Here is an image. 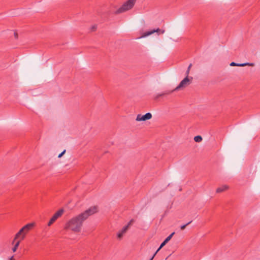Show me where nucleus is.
<instances>
[{
    "label": "nucleus",
    "mask_w": 260,
    "mask_h": 260,
    "mask_svg": "<svg viewBox=\"0 0 260 260\" xmlns=\"http://www.w3.org/2000/svg\"><path fill=\"white\" fill-rule=\"evenodd\" d=\"M98 211L97 206H94L90 207L84 212L74 216L68 220L64 224V229L75 233L80 232L82 230L83 222L89 216L93 215Z\"/></svg>",
    "instance_id": "f257e3e1"
},
{
    "label": "nucleus",
    "mask_w": 260,
    "mask_h": 260,
    "mask_svg": "<svg viewBox=\"0 0 260 260\" xmlns=\"http://www.w3.org/2000/svg\"><path fill=\"white\" fill-rule=\"evenodd\" d=\"M35 225L34 222H31L23 226L15 235L13 243H14L17 239L24 240L29 231L33 228Z\"/></svg>",
    "instance_id": "f03ea898"
},
{
    "label": "nucleus",
    "mask_w": 260,
    "mask_h": 260,
    "mask_svg": "<svg viewBox=\"0 0 260 260\" xmlns=\"http://www.w3.org/2000/svg\"><path fill=\"white\" fill-rule=\"evenodd\" d=\"M136 0H127L116 11V14L124 13L132 9L134 6Z\"/></svg>",
    "instance_id": "7ed1b4c3"
},
{
    "label": "nucleus",
    "mask_w": 260,
    "mask_h": 260,
    "mask_svg": "<svg viewBox=\"0 0 260 260\" xmlns=\"http://www.w3.org/2000/svg\"><path fill=\"white\" fill-rule=\"evenodd\" d=\"M134 222V219H131L129 222L128 223V224L125 225V226H124L121 230H120L118 233H117V238H119V239H121L123 237V236L125 234V233L126 232V231H127L128 228L129 226H131L133 223V222Z\"/></svg>",
    "instance_id": "20e7f679"
},
{
    "label": "nucleus",
    "mask_w": 260,
    "mask_h": 260,
    "mask_svg": "<svg viewBox=\"0 0 260 260\" xmlns=\"http://www.w3.org/2000/svg\"><path fill=\"white\" fill-rule=\"evenodd\" d=\"M152 118V114L150 113H147L145 115L138 114L136 118V121H146Z\"/></svg>",
    "instance_id": "39448f33"
},
{
    "label": "nucleus",
    "mask_w": 260,
    "mask_h": 260,
    "mask_svg": "<svg viewBox=\"0 0 260 260\" xmlns=\"http://www.w3.org/2000/svg\"><path fill=\"white\" fill-rule=\"evenodd\" d=\"M193 79L192 77H186L184 79H183L181 82H180V88L181 87H185L187 85H189Z\"/></svg>",
    "instance_id": "423d86ee"
},
{
    "label": "nucleus",
    "mask_w": 260,
    "mask_h": 260,
    "mask_svg": "<svg viewBox=\"0 0 260 260\" xmlns=\"http://www.w3.org/2000/svg\"><path fill=\"white\" fill-rule=\"evenodd\" d=\"M175 233L173 232L171 234H170L165 240L164 241L160 244L159 247L158 249L156 250L155 253L154 254L153 256L151 257L150 260H152L155 254L157 253V252L162 247H164L172 238L173 236L174 235Z\"/></svg>",
    "instance_id": "0eeeda50"
},
{
    "label": "nucleus",
    "mask_w": 260,
    "mask_h": 260,
    "mask_svg": "<svg viewBox=\"0 0 260 260\" xmlns=\"http://www.w3.org/2000/svg\"><path fill=\"white\" fill-rule=\"evenodd\" d=\"M230 66H232V67H233V66L245 67L246 66L253 67L254 66V63H249V62L243 63H236L235 62H232L230 63Z\"/></svg>",
    "instance_id": "6e6552de"
},
{
    "label": "nucleus",
    "mask_w": 260,
    "mask_h": 260,
    "mask_svg": "<svg viewBox=\"0 0 260 260\" xmlns=\"http://www.w3.org/2000/svg\"><path fill=\"white\" fill-rule=\"evenodd\" d=\"M160 31V29L159 28H157L156 29H153L152 30L145 32L142 34V35L141 36V37H140V38L146 37L148 36H150V35L153 34V33H154L155 32H158Z\"/></svg>",
    "instance_id": "1a4fd4ad"
},
{
    "label": "nucleus",
    "mask_w": 260,
    "mask_h": 260,
    "mask_svg": "<svg viewBox=\"0 0 260 260\" xmlns=\"http://www.w3.org/2000/svg\"><path fill=\"white\" fill-rule=\"evenodd\" d=\"M64 209H60L58 211H57L55 214L53 215L54 216H55L57 219L61 217L63 213H64Z\"/></svg>",
    "instance_id": "9d476101"
},
{
    "label": "nucleus",
    "mask_w": 260,
    "mask_h": 260,
    "mask_svg": "<svg viewBox=\"0 0 260 260\" xmlns=\"http://www.w3.org/2000/svg\"><path fill=\"white\" fill-rule=\"evenodd\" d=\"M174 90H172V91H165V92H164L161 93H159V94H156L155 97H154V99L155 100H157L158 99V98L160 96H164L165 95H166V94H169L170 93H171V92H172Z\"/></svg>",
    "instance_id": "9b49d317"
},
{
    "label": "nucleus",
    "mask_w": 260,
    "mask_h": 260,
    "mask_svg": "<svg viewBox=\"0 0 260 260\" xmlns=\"http://www.w3.org/2000/svg\"><path fill=\"white\" fill-rule=\"evenodd\" d=\"M228 188V186H226V185H224V186H222L221 187H218L217 189H216V192L217 193H220V192H222L224 191H225V190H226Z\"/></svg>",
    "instance_id": "f8f14e48"
},
{
    "label": "nucleus",
    "mask_w": 260,
    "mask_h": 260,
    "mask_svg": "<svg viewBox=\"0 0 260 260\" xmlns=\"http://www.w3.org/2000/svg\"><path fill=\"white\" fill-rule=\"evenodd\" d=\"M16 241V242L15 244V245L12 248V249L13 252H15L17 250L21 240H20L19 239H17Z\"/></svg>",
    "instance_id": "ddd939ff"
},
{
    "label": "nucleus",
    "mask_w": 260,
    "mask_h": 260,
    "mask_svg": "<svg viewBox=\"0 0 260 260\" xmlns=\"http://www.w3.org/2000/svg\"><path fill=\"white\" fill-rule=\"evenodd\" d=\"M57 219V218L55 216H54V215H53L52 217L50 219L49 221L48 222V225L50 226Z\"/></svg>",
    "instance_id": "4468645a"
},
{
    "label": "nucleus",
    "mask_w": 260,
    "mask_h": 260,
    "mask_svg": "<svg viewBox=\"0 0 260 260\" xmlns=\"http://www.w3.org/2000/svg\"><path fill=\"white\" fill-rule=\"evenodd\" d=\"M203 139L201 136H197L194 137V140L196 142H200L202 141Z\"/></svg>",
    "instance_id": "2eb2a0df"
},
{
    "label": "nucleus",
    "mask_w": 260,
    "mask_h": 260,
    "mask_svg": "<svg viewBox=\"0 0 260 260\" xmlns=\"http://www.w3.org/2000/svg\"><path fill=\"white\" fill-rule=\"evenodd\" d=\"M191 67V64H190L189 65V66L188 67L187 70L185 73L186 77H188V75L189 74L190 69Z\"/></svg>",
    "instance_id": "dca6fc26"
},
{
    "label": "nucleus",
    "mask_w": 260,
    "mask_h": 260,
    "mask_svg": "<svg viewBox=\"0 0 260 260\" xmlns=\"http://www.w3.org/2000/svg\"><path fill=\"white\" fill-rule=\"evenodd\" d=\"M191 222H192V221H190L189 222H187V223H186V224H183V225H181V226H180V229H181V230H183L185 229V228H186V226L187 225L189 224Z\"/></svg>",
    "instance_id": "f3484780"
},
{
    "label": "nucleus",
    "mask_w": 260,
    "mask_h": 260,
    "mask_svg": "<svg viewBox=\"0 0 260 260\" xmlns=\"http://www.w3.org/2000/svg\"><path fill=\"white\" fill-rule=\"evenodd\" d=\"M66 152V150H64L58 156V158H60Z\"/></svg>",
    "instance_id": "a211bd4d"
},
{
    "label": "nucleus",
    "mask_w": 260,
    "mask_h": 260,
    "mask_svg": "<svg viewBox=\"0 0 260 260\" xmlns=\"http://www.w3.org/2000/svg\"><path fill=\"white\" fill-rule=\"evenodd\" d=\"M96 29V25H93L91 28V29L92 31H94L95 30V29Z\"/></svg>",
    "instance_id": "6ab92c4d"
},
{
    "label": "nucleus",
    "mask_w": 260,
    "mask_h": 260,
    "mask_svg": "<svg viewBox=\"0 0 260 260\" xmlns=\"http://www.w3.org/2000/svg\"><path fill=\"white\" fill-rule=\"evenodd\" d=\"M9 260H15V259L14 258V256H12V257H11L10 258Z\"/></svg>",
    "instance_id": "aec40b11"
},
{
    "label": "nucleus",
    "mask_w": 260,
    "mask_h": 260,
    "mask_svg": "<svg viewBox=\"0 0 260 260\" xmlns=\"http://www.w3.org/2000/svg\"><path fill=\"white\" fill-rule=\"evenodd\" d=\"M179 89V85H178L175 89L174 90H178Z\"/></svg>",
    "instance_id": "412c9836"
},
{
    "label": "nucleus",
    "mask_w": 260,
    "mask_h": 260,
    "mask_svg": "<svg viewBox=\"0 0 260 260\" xmlns=\"http://www.w3.org/2000/svg\"><path fill=\"white\" fill-rule=\"evenodd\" d=\"M14 34H15V38H17L18 37L17 34L16 33H15Z\"/></svg>",
    "instance_id": "4be33fe9"
},
{
    "label": "nucleus",
    "mask_w": 260,
    "mask_h": 260,
    "mask_svg": "<svg viewBox=\"0 0 260 260\" xmlns=\"http://www.w3.org/2000/svg\"><path fill=\"white\" fill-rule=\"evenodd\" d=\"M164 31H165L164 30H162V31H161V33H162V34H163V33L164 32Z\"/></svg>",
    "instance_id": "5701e85b"
}]
</instances>
